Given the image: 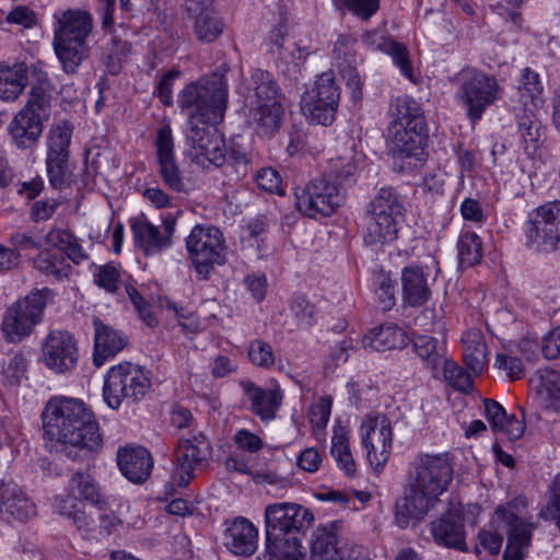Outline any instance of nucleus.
Returning <instances> with one entry per match:
<instances>
[{
    "label": "nucleus",
    "instance_id": "obj_1",
    "mask_svg": "<svg viewBox=\"0 0 560 560\" xmlns=\"http://www.w3.org/2000/svg\"><path fill=\"white\" fill-rule=\"evenodd\" d=\"M44 439L72 460H84L103 445L92 410L80 399L51 397L42 412Z\"/></svg>",
    "mask_w": 560,
    "mask_h": 560
},
{
    "label": "nucleus",
    "instance_id": "obj_2",
    "mask_svg": "<svg viewBox=\"0 0 560 560\" xmlns=\"http://www.w3.org/2000/svg\"><path fill=\"white\" fill-rule=\"evenodd\" d=\"M454 465L450 453L419 454L410 463L404 493L396 501L395 522L400 528L419 523L440 502L453 481Z\"/></svg>",
    "mask_w": 560,
    "mask_h": 560
},
{
    "label": "nucleus",
    "instance_id": "obj_3",
    "mask_svg": "<svg viewBox=\"0 0 560 560\" xmlns=\"http://www.w3.org/2000/svg\"><path fill=\"white\" fill-rule=\"evenodd\" d=\"M313 513L298 503H273L265 509L266 560H304L301 537L312 526Z\"/></svg>",
    "mask_w": 560,
    "mask_h": 560
},
{
    "label": "nucleus",
    "instance_id": "obj_4",
    "mask_svg": "<svg viewBox=\"0 0 560 560\" xmlns=\"http://www.w3.org/2000/svg\"><path fill=\"white\" fill-rule=\"evenodd\" d=\"M241 93L248 107L252 125L264 136H272L282 124L284 107L282 92L275 77L266 70L253 69L243 79Z\"/></svg>",
    "mask_w": 560,
    "mask_h": 560
},
{
    "label": "nucleus",
    "instance_id": "obj_5",
    "mask_svg": "<svg viewBox=\"0 0 560 560\" xmlns=\"http://www.w3.org/2000/svg\"><path fill=\"white\" fill-rule=\"evenodd\" d=\"M389 114L393 118L388 127L393 155L422 160L428 128L420 104L408 95L398 96L392 101Z\"/></svg>",
    "mask_w": 560,
    "mask_h": 560
},
{
    "label": "nucleus",
    "instance_id": "obj_6",
    "mask_svg": "<svg viewBox=\"0 0 560 560\" xmlns=\"http://www.w3.org/2000/svg\"><path fill=\"white\" fill-rule=\"evenodd\" d=\"M228 82L212 73L188 83L177 95V105L187 120L221 122L228 105Z\"/></svg>",
    "mask_w": 560,
    "mask_h": 560
},
{
    "label": "nucleus",
    "instance_id": "obj_7",
    "mask_svg": "<svg viewBox=\"0 0 560 560\" xmlns=\"http://www.w3.org/2000/svg\"><path fill=\"white\" fill-rule=\"evenodd\" d=\"M405 212L402 199L394 187L380 188L365 206L364 243L384 246L395 242L405 221Z\"/></svg>",
    "mask_w": 560,
    "mask_h": 560
},
{
    "label": "nucleus",
    "instance_id": "obj_8",
    "mask_svg": "<svg viewBox=\"0 0 560 560\" xmlns=\"http://www.w3.org/2000/svg\"><path fill=\"white\" fill-rule=\"evenodd\" d=\"M92 28L93 19L86 11L68 10L58 20L54 48L66 73H77L80 65L89 57L86 39Z\"/></svg>",
    "mask_w": 560,
    "mask_h": 560
},
{
    "label": "nucleus",
    "instance_id": "obj_9",
    "mask_svg": "<svg viewBox=\"0 0 560 560\" xmlns=\"http://www.w3.org/2000/svg\"><path fill=\"white\" fill-rule=\"evenodd\" d=\"M48 85L47 74L39 73L38 82L32 85L25 106L8 127L11 140L19 149L34 147L42 136L43 121L50 115Z\"/></svg>",
    "mask_w": 560,
    "mask_h": 560
},
{
    "label": "nucleus",
    "instance_id": "obj_10",
    "mask_svg": "<svg viewBox=\"0 0 560 560\" xmlns=\"http://www.w3.org/2000/svg\"><path fill=\"white\" fill-rule=\"evenodd\" d=\"M451 82L457 84L455 101L472 122L480 120L487 108L500 97L501 86L497 78L477 68L462 69Z\"/></svg>",
    "mask_w": 560,
    "mask_h": 560
},
{
    "label": "nucleus",
    "instance_id": "obj_11",
    "mask_svg": "<svg viewBox=\"0 0 560 560\" xmlns=\"http://www.w3.org/2000/svg\"><path fill=\"white\" fill-rule=\"evenodd\" d=\"M150 388L149 371L139 364L121 362L107 371L104 377L103 398L109 408L117 410L122 404H138Z\"/></svg>",
    "mask_w": 560,
    "mask_h": 560
},
{
    "label": "nucleus",
    "instance_id": "obj_12",
    "mask_svg": "<svg viewBox=\"0 0 560 560\" xmlns=\"http://www.w3.org/2000/svg\"><path fill=\"white\" fill-rule=\"evenodd\" d=\"M50 295L51 291L48 288L35 290L5 310L0 325L5 341L19 343L33 332L42 320Z\"/></svg>",
    "mask_w": 560,
    "mask_h": 560
},
{
    "label": "nucleus",
    "instance_id": "obj_13",
    "mask_svg": "<svg viewBox=\"0 0 560 560\" xmlns=\"http://www.w3.org/2000/svg\"><path fill=\"white\" fill-rule=\"evenodd\" d=\"M523 232L529 250L560 254V200L545 202L528 212Z\"/></svg>",
    "mask_w": 560,
    "mask_h": 560
},
{
    "label": "nucleus",
    "instance_id": "obj_14",
    "mask_svg": "<svg viewBox=\"0 0 560 560\" xmlns=\"http://www.w3.org/2000/svg\"><path fill=\"white\" fill-rule=\"evenodd\" d=\"M527 514V500L521 495L497 508V520H501L506 526L504 560H523L526 557L534 529Z\"/></svg>",
    "mask_w": 560,
    "mask_h": 560
},
{
    "label": "nucleus",
    "instance_id": "obj_15",
    "mask_svg": "<svg viewBox=\"0 0 560 560\" xmlns=\"http://www.w3.org/2000/svg\"><path fill=\"white\" fill-rule=\"evenodd\" d=\"M186 249L197 272L207 279L214 264L224 262L225 243L214 225H195L186 237Z\"/></svg>",
    "mask_w": 560,
    "mask_h": 560
},
{
    "label": "nucleus",
    "instance_id": "obj_16",
    "mask_svg": "<svg viewBox=\"0 0 560 560\" xmlns=\"http://www.w3.org/2000/svg\"><path fill=\"white\" fill-rule=\"evenodd\" d=\"M340 102V90L331 72L322 73L314 88L301 100L303 114L313 122L329 126L336 119Z\"/></svg>",
    "mask_w": 560,
    "mask_h": 560
},
{
    "label": "nucleus",
    "instance_id": "obj_17",
    "mask_svg": "<svg viewBox=\"0 0 560 560\" xmlns=\"http://www.w3.org/2000/svg\"><path fill=\"white\" fill-rule=\"evenodd\" d=\"M296 209L308 218L329 217L342 202L339 187L326 176L311 179L295 189Z\"/></svg>",
    "mask_w": 560,
    "mask_h": 560
},
{
    "label": "nucleus",
    "instance_id": "obj_18",
    "mask_svg": "<svg viewBox=\"0 0 560 560\" xmlns=\"http://www.w3.org/2000/svg\"><path fill=\"white\" fill-rule=\"evenodd\" d=\"M174 467L172 480L178 487H187L195 477V471L208 466L211 445L202 433L190 439H182L174 448Z\"/></svg>",
    "mask_w": 560,
    "mask_h": 560
},
{
    "label": "nucleus",
    "instance_id": "obj_19",
    "mask_svg": "<svg viewBox=\"0 0 560 560\" xmlns=\"http://www.w3.org/2000/svg\"><path fill=\"white\" fill-rule=\"evenodd\" d=\"M71 138L72 128L67 121L51 127L47 137V175L50 185L59 190L70 185L69 145Z\"/></svg>",
    "mask_w": 560,
    "mask_h": 560
},
{
    "label": "nucleus",
    "instance_id": "obj_20",
    "mask_svg": "<svg viewBox=\"0 0 560 560\" xmlns=\"http://www.w3.org/2000/svg\"><path fill=\"white\" fill-rule=\"evenodd\" d=\"M154 145L156 149V172L163 185L171 191L188 195L192 189L191 183L184 176L177 163L172 129L168 125L158 129Z\"/></svg>",
    "mask_w": 560,
    "mask_h": 560
},
{
    "label": "nucleus",
    "instance_id": "obj_21",
    "mask_svg": "<svg viewBox=\"0 0 560 560\" xmlns=\"http://www.w3.org/2000/svg\"><path fill=\"white\" fill-rule=\"evenodd\" d=\"M43 362L55 373L73 370L78 363L79 349L74 337L66 330H52L42 346Z\"/></svg>",
    "mask_w": 560,
    "mask_h": 560
},
{
    "label": "nucleus",
    "instance_id": "obj_22",
    "mask_svg": "<svg viewBox=\"0 0 560 560\" xmlns=\"http://www.w3.org/2000/svg\"><path fill=\"white\" fill-rule=\"evenodd\" d=\"M368 460L375 468L383 467L390 455L393 432L386 417L369 418L360 427Z\"/></svg>",
    "mask_w": 560,
    "mask_h": 560
},
{
    "label": "nucleus",
    "instance_id": "obj_23",
    "mask_svg": "<svg viewBox=\"0 0 560 560\" xmlns=\"http://www.w3.org/2000/svg\"><path fill=\"white\" fill-rule=\"evenodd\" d=\"M355 39L340 34L332 48V65L338 69L353 101L361 100L362 82L357 70Z\"/></svg>",
    "mask_w": 560,
    "mask_h": 560
},
{
    "label": "nucleus",
    "instance_id": "obj_24",
    "mask_svg": "<svg viewBox=\"0 0 560 560\" xmlns=\"http://www.w3.org/2000/svg\"><path fill=\"white\" fill-rule=\"evenodd\" d=\"M223 545L236 556L250 557L257 549L258 529L250 521L242 516L226 521Z\"/></svg>",
    "mask_w": 560,
    "mask_h": 560
},
{
    "label": "nucleus",
    "instance_id": "obj_25",
    "mask_svg": "<svg viewBox=\"0 0 560 560\" xmlns=\"http://www.w3.org/2000/svg\"><path fill=\"white\" fill-rule=\"evenodd\" d=\"M94 326V352L93 364L101 368L106 361L115 358L128 345L127 335L100 318L93 319Z\"/></svg>",
    "mask_w": 560,
    "mask_h": 560
},
{
    "label": "nucleus",
    "instance_id": "obj_26",
    "mask_svg": "<svg viewBox=\"0 0 560 560\" xmlns=\"http://www.w3.org/2000/svg\"><path fill=\"white\" fill-rule=\"evenodd\" d=\"M117 465L129 481L142 483L151 475L153 458L145 447L127 445L118 450Z\"/></svg>",
    "mask_w": 560,
    "mask_h": 560
},
{
    "label": "nucleus",
    "instance_id": "obj_27",
    "mask_svg": "<svg viewBox=\"0 0 560 560\" xmlns=\"http://www.w3.org/2000/svg\"><path fill=\"white\" fill-rule=\"evenodd\" d=\"M240 385L250 402V410L254 415L262 421L276 418L283 399L279 387L264 388L250 381H242Z\"/></svg>",
    "mask_w": 560,
    "mask_h": 560
},
{
    "label": "nucleus",
    "instance_id": "obj_28",
    "mask_svg": "<svg viewBox=\"0 0 560 560\" xmlns=\"http://www.w3.org/2000/svg\"><path fill=\"white\" fill-rule=\"evenodd\" d=\"M534 105L526 107L513 106V113L517 125V130L522 138V144L528 156L535 155L540 143L545 138V128L537 118Z\"/></svg>",
    "mask_w": 560,
    "mask_h": 560
},
{
    "label": "nucleus",
    "instance_id": "obj_29",
    "mask_svg": "<svg viewBox=\"0 0 560 560\" xmlns=\"http://www.w3.org/2000/svg\"><path fill=\"white\" fill-rule=\"evenodd\" d=\"M362 43L370 49L389 55L401 74L411 81L413 80V68L409 60L407 47L404 44L383 35L378 31L365 32L362 35Z\"/></svg>",
    "mask_w": 560,
    "mask_h": 560
},
{
    "label": "nucleus",
    "instance_id": "obj_30",
    "mask_svg": "<svg viewBox=\"0 0 560 560\" xmlns=\"http://www.w3.org/2000/svg\"><path fill=\"white\" fill-rule=\"evenodd\" d=\"M0 512L8 518L26 522L35 516L36 506L16 485H3L0 490Z\"/></svg>",
    "mask_w": 560,
    "mask_h": 560
},
{
    "label": "nucleus",
    "instance_id": "obj_31",
    "mask_svg": "<svg viewBox=\"0 0 560 560\" xmlns=\"http://www.w3.org/2000/svg\"><path fill=\"white\" fill-rule=\"evenodd\" d=\"M401 298L408 307H419L430 300L431 290L421 267L407 266L402 269Z\"/></svg>",
    "mask_w": 560,
    "mask_h": 560
},
{
    "label": "nucleus",
    "instance_id": "obj_32",
    "mask_svg": "<svg viewBox=\"0 0 560 560\" xmlns=\"http://www.w3.org/2000/svg\"><path fill=\"white\" fill-rule=\"evenodd\" d=\"M431 533L439 545L466 551L465 527L463 520L455 513H446L431 523Z\"/></svg>",
    "mask_w": 560,
    "mask_h": 560
},
{
    "label": "nucleus",
    "instance_id": "obj_33",
    "mask_svg": "<svg viewBox=\"0 0 560 560\" xmlns=\"http://www.w3.org/2000/svg\"><path fill=\"white\" fill-rule=\"evenodd\" d=\"M131 232L136 247L141 249L145 256L155 255L172 245L168 237L162 236L159 228L153 225L144 215L131 220Z\"/></svg>",
    "mask_w": 560,
    "mask_h": 560
},
{
    "label": "nucleus",
    "instance_id": "obj_34",
    "mask_svg": "<svg viewBox=\"0 0 560 560\" xmlns=\"http://www.w3.org/2000/svg\"><path fill=\"white\" fill-rule=\"evenodd\" d=\"M483 405L485 416L493 432L502 433L510 441H515L523 436L525 432L523 420H518L514 416H508L504 408L493 399H485Z\"/></svg>",
    "mask_w": 560,
    "mask_h": 560
},
{
    "label": "nucleus",
    "instance_id": "obj_35",
    "mask_svg": "<svg viewBox=\"0 0 560 560\" xmlns=\"http://www.w3.org/2000/svg\"><path fill=\"white\" fill-rule=\"evenodd\" d=\"M406 343L407 335L405 330L394 323L374 327L361 339L362 348L372 351H386L402 348Z\"/></svg>",
    "mask_w": 560,
    "mask_h": 560
},
{
    "label": "nucleus",
    "instance_id": "obj_36",
    "mask_svg": "<svg viewBox=\"0 0 560 560\" xmlns=\"http://www.w3.org/2000/svg\"><path fill=\"white\" fill-rule=\"evenodd\" d=\"M28 68L23 62L0 63V98L15 101L28 84Z\"/></svg>",
    "mask_w": 560,
    "mask_h": 560
},
{
    "label": "nucleus",
    "instance_id": "obj_37",
    "mask_svg": "<svg viewBox=\"0 0 560 560\" xmlns=\"http://www.w3.org/2000/svg\"><path fill=\"white\" fill-rule=\"evenodd\" d=\"M463 361L474 374L482 372L487 363V345L480 329L471 328L462 336Z\"/></svg>",
    "mask_w": 560,
    "mask_h": 560
},
{
    "label": "nucleus",
    "instance_id": "obj_38",
    "mask_svg": "<svg viewBox=\"0 0 560 560\" xmlns=\"http://www.w3.org/2000/svg\"><path fill=\"white\" fill-rule=\"evenodd\" d=\"M341 541L336 522L318 527L313 534L311 560H331Z\"/></svg>",
    "mask_w": 560,
    "mask_h": 560
},
{
    "label": "nucleus",
    "instance_id": "obj_39",
    "mask_svg": "<svg viewBox=\"0 0 560 560\" xmlns=\"http://www.w3.org/2000/svg\"><path fill=\"white\" fill-rule=\"evenodd\" d=\"M46 243L63 254L66 259H70L73 264L79 265L89 259V255L84 252L79 243L78 237L63 229H51L46 234Z\"/></svg>",
    "mask_w": 560,
    "mask_h": 560
},
{
    "label": "nucleus",
    "instance_id": "obj_40",
    "mask_svg": "<svg viewBox=\"0 0 560 560\" xmlns=\"http://www.w3.org/2000/svg\"><path fill=\"white\" fill-rule=\"evenodd\" d=\"M412 345L417 355L432 371L440 369L446 360L445 346L432 336L418 335L413 338Z\"/></svg>",
    "mask_w": 560,
    "mask_h": 560
},
{
    "label": "nucleus",
    "instance_id": "obj_41",
    "mask_svg": "<svg viewBox=\"0 0 560 560\" xmlns=\"http://www.w3.org/2000/svg\"><path fill=\"white\" fill-rule=\"evenodd\" d=\"M33 267L47 277L56 280L67 278L71 272V266L63 254L52 249H43L32 260Z\"/></svg>",
    "mask_w": 560,
    "mask_h": 560
},
{
    "label": "nucleus",
    "instance_id": "obj_42",
    "mask_svg": "<svg viewBox=\"0 0 560 560\" xmlns=\"http://www.w3.org/2000/svg\"><path fill=\"white\" fill-rule=\"evenodd\" d=\"M330 453L346 475L354 476L355 463L350 452L349 446V432L343 427H335L334 435L331 438Z\"/></svg>",
    "mask_w": 560,
    "mask_h": 560
},
{
    "label": "nucleus",
    "instance_id": "obj_43",
    "mask_svg": "<svg viewBox=\"0 0 560 560\" xmlns=\"http://www.w3.org/2000/svg\"><path fill=\"white\" fill-rule=\"evenodd\" d=\"M218 124L219 122L187 120L185 139L186 144L189 148V154L200 151L212 138H214V135L219 133L214 127Z\"/></svg>",
    "mask_w": 560,
    "mask_h": 560
},
{
    "label": "nucleus",
    "instance_id": "obj_44",
    "mask_svg": "<svg viewBox=\"0 0 560 560\" xmlns=\"http://www.w3.org/2000/svg\"><path fill=\"white\" fill-rule=\"evenodd\" d=\"M226 155L224 139L218 133L200 151L190 153V159L203 168H209L211 165L217 167L223 165L226 161Z\"/></svg>",
    "mask_w": 560,
    "mask_h": 560
},
{
    "label": "nucleus",
    "instance_id": "obj_45",
    "mask_svg": "<svg viewBox=\"0 0 560 560\" xmlns=\"http://www.w3.org/2000/svg\"><path fill=\"white\" fill-rule=\"evenodd\" d=\"M542 86L539 75L529 68H525L522 72L521 85L518 86V101L514 106L526 107L534 105L538 108L541 104Z\"/></svg>",
    "mask_w": 560,
    "mask_h": 560
},
{
    "label": "nucleus",
    "instance_id": "obj_46",
    "mask_svg": "<svg viewBox=\"0 0 560 560\" xmlns=\"http://www.w3.org/2000/svg\"><path fill=\"white\" fill-rule=\"evenodd\" d=\"M69 488L78 497L102 509L105 501L94 478L84 471H77L69 481Z\"/></svg>",
    "mask_w": 560,
    "mask_h": 560
},
{
    "label": "nucleus",
    "instance_id": "obj_47",
    "mask_svg": "<svg viewBox=\"0 0 560 560\" xmlns=\"http://www.w3.org/2000/svg\"><path fill=\"white\" fill-rule=\"evenodd\" d=\"M316 308L305 296L294 295L290 302L289 316L292 319L291 330L306 329L315 323Z\"/></svg>",
    "mask_w": 560,
    "mask_h": 560
},
{
    "label": "nucleus",
    "instance_id": "obj_48",
    "mask_svg": "<svg viewBox=\"0 0 560 560\" xmlns=\"http://www.w3.org/2000/svg\"><path fill=\"white\" fill-rule=\"evenodd\" d=\"M458 260L462 267H472L480 262L482 244L475 232L463 233L457 242Z\"/></svg>",
    "mask_w": 560,
    "mask_h": 560
},
{
    "label": "nucleus",
    "instance_id": "obj_49",
    "mask_svg": "<svg viewBox=\"0 0 560 560\" xmlns=\"http://www.w3.org/2000/svg\"><path fill=\"white\" fill-rule=\"evenodd\" d=\"M225 162L233 167L237 178L245 177L254 168L253 153L236 141L231 142Z\"/></svg>",
    "mask_w": 560,
    "mask_h": 560
},
{
    "label": "nucleus",
    "instance_id": "obj_50",
    "mask_svg": "<svg viewBox=\"0 0 560 560\" xmlns=\"http://www.w3.org/2000/svg\"><path fill=\"white\" fill-rule=\"evenodd\" d=\"M223 22L211 13H200L195 21V33L199 40L211 43L223 32Z\"/></svg>",
    "mask_w": 560,
    "mask_h": 560
},
{
    "label": "nucleus",
    "instance_id": "obj_51",
    "mask_svg": "<svg viewBox=\"0 0 560 560\" xmlns=\"http://www.w3.org/2000/svg\"><path fill=\"white\" fill-rule=\"evenodd\" d=\"M374 292L378 307L386 312L395 306V281L390 279L389 275L381 271L374 277Z\"/></svg>",
    "mask_w": 560,
    "mask_h": 560
},
{
    "label": "nucleus",
    "instance_id": "obj_52",
    "mask_svg": "<svg viewBox=\"0 0 560 560\" xmlns=\"http://www.w3.org/2000/svg\"><path fill=\"white\" fill-rule=\"evenodd\" d=\"M444 378L453 388L467 393L472 388L471 375L453 360H445L441 365Z\"/></svg>",
    "mask_w": 560,
    "mask_h": 560
},
{
    "label": "nucleus",
    "instance_id": "obj_53",
    "mask_svg": "<svg viewBox=\"0 0 560 560\" xmlns=\"http://www.w3.org/2000/svg\"><path fill=\"white\" fill-rule=\"evenodd\" d=\"M159 307L161 310H167L172 312L176 318L178 319L179 325L183 329L188 330L190 332H196L198 329V323L196 316L192 312L187 310L186 307L178 305L177 303L171 301L166 296H160L158 299Z\"/></svg>",
    "mask_w": 560,
    "mask_h": 560
},
{
    "label": "nucleus",
    "instance_id": "obj_54",
    "mask_svg": "<svg viewBox=\"0 0 560 560\" xmlns=\"http://www.w3.org/2000/svg\"><path fill=\"white\" fill-rule=\"evenodd\" d=\"M537 375L539 378L538 392L551 400H559L560 373L552 369H539Z\"/></svg>",
    "mask_w": 560,
    "mask_h": 560
},
{
    "label": "nucleus",
    "instance_id": "obj_55",
    "mask_svg": "<svg viewBox=\"0 0 560 560\" xmlns=\"http://www.w3.org/2000/svg\"><path fill=\"white\" fill-rule=\"evenodd\" d=\"M550 499L540 511V517L555 523L560 530V472L555 477L550 486Z\"/></svg>",
    "mask_w": 560,
    "mask_h": 560
},
{
    "label": "nucleus",
    "instance_id": "obj_56",
    "mask_svg": "<svg viewBox=\"0 0 560 560\" xmlns=\"http://www.w3.org/2000/svg\"><path fill=\"white\" fill-rule=\"evenodd\" d=\"M248 358L253 364L265 369H269L275 363L272 347L261 339L250 342Z\"/></svg>",
    "mask_w": 560,
    "mask_h": 560
},
{
    "label": "nucleus",
    "instance_id": "obj_57",
    "mask_svg": "<svg viewBox=\"0 0 560 560\" xmlns=\"http://www.w3.org/2000/svg\"><path fill=\"white\" fill-rule=\"evenodd\" d=\"M94 282L105 289L107 292H115L118 288L119 271L112 265H105L98 268L94 273Z\"/></svg>",
    "mask_w": 560,
    "mask_h": 560
},
{
    "label": "nucleus",
    "instance_id": "obj_58",
    "mask_svg": "<svg viewBox=\"0 0 560 560\" xmlns=\"http://www.w3.org/2000/svg\"><path fill=\"white\" fill-rule=\"evenodd\" d=\"M331 560H370V557L363 546L345 539Z\"/></svg>",
    "mask_w": 560,
    "mask_h": 560
},
{
    "label": "nucleus",
    "instance_id": "obj_59",
    "mask_svg": "<svg viewBox=\"0 0 560 560\" xmlns=\"http://www.w3.org/2000/svg\"><path fill=\"white\" fill-rule=\"evenodd\" d=\"M340 2L363 20L370 19L380 8V0H340Z\"/></svg>",
    "mask_w": 560,
    "mask_h": 560
},
{
    "label": "nucleus",
    "instance_id": "obj_60",
    "mask_svg": "<svg viewBox=\"0 0 560 560\" xmlns=\"http://www.w3.org/2000/svg\"><path fill=\"white\" fill-rule=\"evenodd\" d=\"M256 183L259 188L268 192H279L281 190L282 180L276 170L264 167L257 173Z\"/></svg>",
    "mask_w": 560,
    "mask_h": 560
},
{
    "label": "nucleus",
    "instance_id": "obj_61",
    "mask_svg": "<svg viewBox=\"0 0 560 560\" xmlns=\"http://www.w3.org/2000/svg\"><path fill=\"white\" fill-rule=\"evenodd\" d=\"M495 365L508 372L511 380H520L524 375V368L522 361L505 353H498L495 358Z\"/></svg>",
    "mask_w": 560,
    "mask_h": 560
},
{
    "label": "nucleus",
    "instance_id": "obj_62",
    "mask_svg": "<svg viewBox=\"0 0 560 560\" xmlns=\"http://www.w3.org/2000/svg\"><path fill=\"white\" fill-rule=\"evenodd\" d=\"M57 200H38L32 205L30 218L33 222H42L49 220L57 208L59 207Z\"/></svg>",
    "mask_w": 560,
    "mask_h": 560
},
{
    "label": "nucleus",
    "instance_id": "obj_63",
    "mask_svg": "<svg viewBox=\"0 0 560 560\" xmlns=\"http://www.w3.org/2000/svg\"><path fill=\"white\" fill-rule=\"evenodd\" d=\"M234 441L240 448L248 453H256L264 446L262 440L247 429L238 430L235 433Z\"/></svg>",
    "mask_w": 560,
    "mask_h": 560
},
{
    "label": "nucleus",
    "instance_id": "obj_64",
    "mask_svg": "<svg viewBox=\"0 0 560 560\" xmlns=\"http://www.w3.org/2000/svg\"><path fill=\"white\" fill-rule=\"evenodd\" d=\"M541 352L547 360L560 357V326L553 328L542 340Z\"/></svg>",
    "mask_w": 560,
    "mask_h": 560
}]
</instances>
